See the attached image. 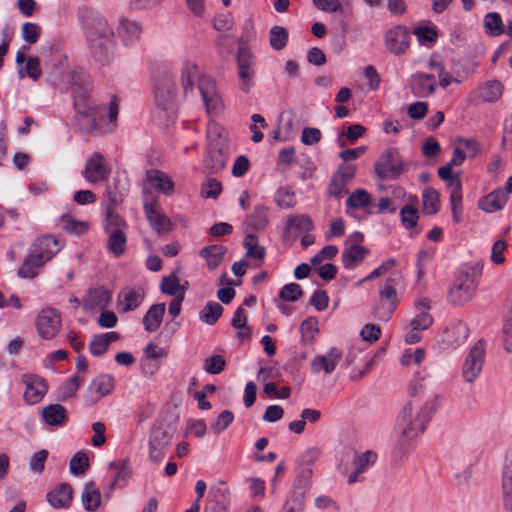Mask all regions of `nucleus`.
<instances>
[{"label": "nucleus", "instance_id": "nucleus-42", "mask_svg": "<svg viewBox=\"0 0 512 512\" xmlns=\"http://www.w3.org/2000/svg\"><path fill=\"white\" fill-rule=\"evenodd\" d=\"M109 234L108 238V248L115 255L120 256L124 253L126 247V235L125 230H111L107 232Z\"/></svg>", "mask_w": 512, "mask_h": 512}, {"label": "nucleus", "instance_id": "nucleus-27", "mask_svg": "<svg viewBox=\"0 0 512 512\" xmlns=\"http://www.w3.org/2000/svg\"><path fill=\"white\" fill-rule=\"evenodd\" d=\"M228 154L220 147L210 146L204 160L205 169L208 173H218L226 166Z\"/></svg>", "mask_w": 512, "mask_h": 512}, {"label": "nucleus", "instance_id": "nucleus-52", "mask_svg": "<svg viewBox=\"0 0 512 512\" xmlns=\"http://www.w3.org/2000/svg\"><path fill=\"white\" fill-rule=\"evenodd\" d=\"M226 367V360L221 355H212L207 357L203 363L205 372L217 375L220 374Z\"/></svg>", "mask_w": 512, "mask_h": 512}, {"label": "nucleus", "instance_id": "nucleus-11", "mask_svg": "<svg viewBox=\"0 0 512 512\" xmlns=\"http://www.w3.org/2000/svg\"><path fill=\"white\" fill-rule=\"evenodd\" d=\"M172 434L161 425L154 426L149 437V458L154 463H159L164 458L170 446Z\"/></svg>", "mask_w": 512, "mask_h": 512}, {"label": "nucleus", "instance_id": "nucleus-63", "mask_svg": "<svg viewBox=\"0 0 512 512\" xmlns=\"http://www.w3.org/2000/svg\"><path fill=\"white\" fill-rule=\"evenodd\" d=\"M251 225L254 229H263L268 224V210L264 206H257L253 215L250 217Z\"/></svg>", "mask_w": 512, "mask_h": 512}, {"label": "nucleus", "instance_id": "nucleus-43", "mask_svg": "<svg viewBox=\"0 0 512 512\" xmlns=\"http://www.w3.org/2000/svg\"><path fill=\"white\" fill-rule=\"evenodd\" d=\"M502 89L499 81L490 80L480 87L479 96L483 101L494 102L502 95Z\"/></svg>", "mask_w": 512, "mask_h": 512}, {"label": "nucleus", "instance_id": "nucleus-60", "mask_svg": "<svg viewBox=\"0 0 512 512\" xmlns=\"http://www.w3.org/2000/svg\"><path fill=\"white\" fill-rule=\"evenodd\" d=\"M160 289L163 293L171 296H178V292L181 289L179 278L171 274L168 277L163 278L160 284ZM184 289V286L182 287Z\"/></svg>", "mask_w": 512, "mask_h": 512}, {"label": "nucleus", "instance_id": "nucleus-49", "mask_svg": "<svg viewBox=\"0 0 512 512\" xmlns=\"http://www.w3.org/2000/svg\"><path fill=\"white\" fill-rule=\"evenodd\" d=\"M370 203V194L365 189L355 190L346 200V206L354 209H362Z\"/></svg>", "mask_w": 512, "mask_h": 512}, {"label": "nucleus", "instance_id": "nucleus-38", "mask_svg": "<svg viewBox=\"0 0 512 512\" xmlns=\"http://www.w3.org/2000/svg\"><path fill=\"white\" fill-rule=\"evenodd\" d=\"M483 26L486 34L490 36H499L504 33V24L502 18L497 12H490L483 19Z\"/></svg>", "mask_w": 512, "mask_h": 512}, {"label": "nucleus", "instance_id": "nucleus-59", "mask_svg": "<svg viewBox=\"0 0 512 512\" xmlns=\"http://www.w3.org/2000/svg\"><path fill=\"white\" fill-rule=\"evenodd\" d=\"M401 222L405 228H412L417 224L418 211L415 206L407 204L400 210Z\"/></svg>", "mask_w": 512, "mask_h": 512}, {"label": "nucleus", "instance_id": "nucleus-36", "mask_svg": "<svg viewBox=\"0 0 512 512\" xmlns=\"http://www.w3.org/2000/svg\"><path fill=\"white\" fill-rule=\"evenodd\" d=\"M227 248L223 245H210L204 247L200 251V256L203 257L209 269H215L223 260Z\"/></svg>", "mask_w": 512, "mask_h": 512}, {"label": "nucleus", "instance_id": "nucleus-35", "mask_svg": "<svg viewBox=\"0 0 512 512\" xmlns=\"http://www.w3.org/2000/svg\"><path fill=\"white\" fill-rule=\"evenodd\" d=\"M42 417L48 425L60 426L66 421L67 411L60 404H50L43 408Z\"/></svg>", "mask_w": 512, "mask_h": 512}, {"label": "nucleus", "instance_id": "nucleus-40", "mask_svg": "<svg viewBox=\"0 0 512 512\" xmlns=\"http://www.w3.org/2000/svg\"><path fill=\"white\" fill-rule=\"evenodd\" d=\"M109 467L110 469H114L116 471V475L113 482L111 483L110 488L112 489L115 485H120L121 483L126 484L127 480L132 474L129 461L124 459L120 462H111Z\"/></svg>", "mask_w": 512, "mask_h": 512}, {"label": "nucleus", "instance_id": "nucleus-61", "mask_svg": "<svg viewBox=\"0 0 512 512\" xmlns=\"http://www.w3.org/2000/svg\"><path fill=\"white\" fill-rule=\"evenodd\" d=\"M239 89L248 94L254 86L255 70H238Z\"/></svg>", "mask_w": 512, "mask_h": 512}, {"label": "nucleus", "instance_id": "nucleus-22", "mask_svg": "<svg viewBox=\"0 0 512 512\" xmlns=\"http://www.w3.org/2000/svg\"><path fill=\"white\" fill-rule=\"evenodd\" d=\"M111 302V293L104 287L90 289L83 300L86 311H100L108 307Z\"/></svg>", "mask_w": 512, "mask_h": 512}, {"label": "nucleus", "instance_id": "nucleus-51", "mask_svg": "<svg viewBox=\"0 0 512 512\" xmlns=\"http://www.w3.org/2000/svg\"><path fill=\"white\" fill-rule=\"evenodd\" d=\"M105 230L110 232L111 230H125L127 228L125 220L114 212L111 207L106 209L105 214Z\"/></svg>", "mask_w": 512, "mask_h": 512}, {"label": "nucleus", "instance_id": "nucleus-53", "mask_svg": "<svg viewBox=\"0 0 512 512\" xmlns=\"http://www.w3.org/2000/svg\"><path fill=\"white\" fill-rule=\"evenodd\" d=\"M89 468V460L85 453L77 452L69 463L70 472L74 475L84 474Z\"/></svg>", "mask_w": 512, "mask_h": 512}, {"label": "nucleus", "instance_id": "nucleus-50", "mask_svg": "<svg viewBox=\"0 0 512 512\" xmlns=\"http://www.w3.org/2000/svg\"><path fill=\"white\" fill-rule=\"evenodd\" d=\"M25 75L29 76L33 80H37L41 75L40 60L38 57H28L24 68L18 71V77L23 79Z\"/></svg>", "mask_w": 512, "mask_h": 512}, {"label": "nucleus", "instance_id": "nucleus-15", "mask_svg": "<svg viewBox=\"0 0 512 512\" xmlns=\"http://www.w3.org/2000/svg\"><path fill=\"white\" fill-rule=\"evenodd\" d=\"M363 241V235L356 232L349 236L345 242V248L342 253V263L345 268L351 269L359 265L368 253V250L359 243Z\"/></svg>", "mask_w": 512, "mask_h": 512}, {"label": "nucleus", "instance_id": "nucleus-14", "mask_svg": "<svg viewBox=\"0 0 512 512\" xmlns=\"http://www.w3.org/2000/svg\"><path fill=\"white\" fill-rule=\"evenodd\" d=\"M198 89L209 115L218 114L222 111L223 102L213 79L208 76L200 77L198 79Z\"/></svg>", "mask_w": 512, "mask_h": 512}, {"label": "nucleus", "instance_id": "nucleus-32", "mask_svg": "<svg viewBox=\"0 0 512 512\" xmlns=\"http://www.w3.org/2000/svg\"><path fill=\"white\" fill-rule=\"evenodd\" d=\"M502 503L507 512H512V462H506L502 470Z\"/></svg>", "mask_w": 512, "mask_h": 512}, {"label": "nucleus", "instance_id": "nucleus-20", "mask_svg": "<svg viewBox=\"0 0 512 512\" xmlns=\"http://www.w3.org/2000/svg\"><path fill=\"white\" fill-rule=\"evenodd\" d=\"M22 382L26 386L24 400L28 404L38 403L47 392L46 381L37 375L25 374L22 376Z\"/></svg>", "mask_w": 512, "mask_h": 512}, {"label": "nucleus", "instance_id": "nucleus-58", "mask_svg": "<svg viewBox=\"0 0 512 512\" xmlns=\"http://www.w3.org/2000/svg\"><path fill=\"white\" fill-rule=\"evenodd\" d=\"M303 295L300 285L289 283L284 285L279 291V297L283 301H297Z\"/></svg>", "mask_w": 512, "mask_h": 512}, {"label": "nucleus", "instance_id": "nucleus-12", "mask_svg": "<svg viewBox=\"0 0 512 512\" xmlns=\"http://www.w3.org/2000/svg\"><path fill=\"white\" fill-rule=\"evenodd\" d=\"M61 327V317L57 310L51 307L44 308L36 318V328L41 338L53 339Z\"/></svg>", "mask_w": 512, "mask_h": 512}, {"label": "nucleus", "instance_id": "nucleus-19", "mask_svg": "<svg viewBox=\"0 0 512 512\" xmlns=\"http://www.w3.org/2000/svg\"><path fill=\"white\" fill-rule=\"evenodd\" d=\"M378 455L372 450H367L363 453H355L353 456L354 470L348 476V483L354 484L362 482L364 477L362 474L368 471L377 461Z\"/></svg>", "mask_w": 512, "mask_h": 512}, {"label": "nucleus", "instance_id": "nucleus-33", "mask_svg": "<svg viewBox=\"0 0 512 512\" xmlns=\"http://www.w3.org/2000/svg\"><path fill=\"white\" fill-rule=\"evenodd\" d=\"M118 339L119 334L114 331L95 335L89 345L90 353L93 356H101L108 350L110 344Z\"/></svg>", "mask_w": 512, "mask_h": 512}, {"label": "nucleus", "instance_id": "nucleus-46", "mask_svg": "<svg viewBox=\"0 0 512 512\" xmlns=\"http://www.w3.org/2000/svg\"><path fill=\"white\" fill-rule=\"evenodd\" d=\"M288 40V31L281 26H274L269 32V42L274 50H282Z\"/></svg>", "mask_w": 512, "mask_h": 512}, {"label": "nucleus", "instance_id": "nucleus-25", "mask_svg": "<svg viewBox=\"0 0 512 512\" xmlns=\"http://www.w3.org/2000/svg\"><path fill=\"white\" fill-rule=\"evenodd\" d=\"M146 181L159 193L171 195L174 191V182L163 171L150 169L146 172Z\"/></svg>", "mask_w": 512, "mask_h": 512}, {"label": "nucleus", "instance_id": "nucleus-37", "mask_svg": "<svg viewBox=\"0 0 512 512\" xmlns=\"http://www.w3.org/2000/svg\"><path fill=\"white\" fill-rule=\"evenodd\" d=\"M445 335L450 345L458 346L467 340L469 329L466 324L457 322L446 330Z\"/></svg>", "mask_w": 512, "mask_h": 512}, {"label": "nucleus", "instance_id": "nucleus-41", "mask_svg": "<svg viewBox=\"0 0 512 512\" xmlns=\"http://www.w3.org/2000/svg\"><path fill=\"white\" fill-rule=\"evenodd\" d=\"M423 210L426 214H436L440 209V197L437 190L426 188L422 194Z\"/></svg>", "mask_w": 512, "mask_h": 512}, {"label": "nucleus", "instance_id": "nucleus-57", "mask_svg": "<svg viewBox=\"0 0 512 512\" xmlns=\"http://www.w3.org/2000/svg\"><path fill=\"white\" fill-rule=\"evenodd\" d=\"M415 36L420 44H433L436 42L438 33L434 27L418 26L414 29Z\"/></svg>", "mask_w": 512, "mask_h": 512}, {"label": "nucleus", "instance_id": "nucleus-55", "mask_svg": "<svg viewBox=\"0 0 512 512\" xmlns=\"http://www.w3.org/2000/svg\"><path fill=\"white\" fill-rule=\"evenodd\" d=\"M305 500V491L303 488L295 489L286 501L283 512H300Z\"/></svg>", "mask_w": 512, "mask_h": 512}, {"label": "nucleus", "instance_id": "nucleus-39", "mask_svg": "<svg viewBox=\"0 0 512 512\" xmlns=\"http://www.w3.org/2000/svg\"><path fill=\"white\" fill-rule=\"evenodd\" d=\"M210 494L212 495V500L204 512H225V500L229 495V490L226 488L211 489Z\"/></svg>", "mask_w": 512, "mask_h": 512}, {"label": "nucleus", "instance_id": "nucleus-1", "mask_svg": "<svg viewBox=\"0 0 512 512\" xmlns=\"http://www.w3.org/2000/svg\"><path fill=\"white\" fill-rule=\"evenodd\" d=\"M411 399L408 400L396 420L395 432L398 435L397 447L406 450L425 430L435 410L432 396L424 391L421 383L413 382L409 388Z\"/></svg>", "mask_w": 512, "mask_h": 512}, {"label": "nucleus", "instance_id": "nucleus-7", "mask_svg": "<svg viewBox=\"0 0 512 512\" xmlns=\"http://www.w3.org/2000/svg\"><path fill=\"white\" fill-rule=\"evenodd\" d=\"M400 275L390 276L386 279L384 286L379 290V302L375 307V314L378 319L387 321L398 304L397 290L394 282Z\"/></svg>", "mask_w": 512, "mask_h": 512}, {"label": "nucleus", "instance_id": "nucleus-48", "mask_svg": "<svg viewBox=\"0 0 512 512\" xmlns=\"http://www.w3.org/2000/svg\"><path fill=\"white\" fill-rule=\"evenodd\" d=\"M243 245L246 248V255L248 257L257 260H262L264 258L265 248L258 245L257 238L254 235L248 234L244 239Z\"/></svg>", "mask_w": 512, "mask_h": 512}, {"label": "nucleus", "instance_id": "nucleus-8", "mask_svg": "<svg viewBox=\"0 0 512 512\" xmlns=\"http://www.w3.org/2000/svg\"><path fill=\"white\" fill-rule=\"evenodd\" d=\"M476 288L477 284L469 273H460L448 292V301L453 305L462 306L473 298Z\"/></svg>", "mask_w": 512, "mask_h": 512}, {"label": "nucleus", "instance_id": "nucleus-21", "mask_svg": "<svg viewBox=\"0 0 512 512\" xmlns=\"http://www.w3.org/2000/svg\"><path fill=\"white\" fill-rule=\"evenodd\" d=\"M143 208L146 218L153 230L158 234L166 233L170 230L171 221L161 212L156 200L144 202Z\"/></svg>", "mask_w": 512, "mask_h": 512}, {"label": "nucleus", "instance_id": "nucleus-23", "mask_svg": "<svg viewBox=\"0 0 512 512\" xmlns=\"http://www.w3.org/2000/svg\"><path fill=\"white\" fill-rule=\"evenodd\" d=\"M341 358V351L335 347H332L325 355H318L312 359L311 370L313 373H319L321 370L328 374L332 373Z\"/></svg>", "mask_w": 512, "mask_h": 512}, {"label": "nucleus", "instance_id": "nucleus-6", "mask_svg": "<svg viewBox=\"0 0 512 512\" xmlns=\"http://www.w3.org/2000/svg\"><path fill=\"white\" fill-rule=\"evenodd\" d=\"M438 176L446 182L447 188L450 192L449 200L452 211L453 220L456 223L461 221L463 211L462 206V183L458 174H452L449 167H440L438 169Z\"/></svg>", "mask_w": 512, "mask_h": 512}, {"label": "nucleus", "instance_id": "nucleus-10", "mask_svg": "<svg viewBox=\"0 0 512 512\" xmlns=\"http://www.w3.org/2000/svg\"><path fill=\"white\" fill-rule=\"evenodd\" d=\"M111 172L107 160L99 152H94L86 159L83 178L91 184L105 181Z\"/></svg>", "mask_w": 512, "mask_h": 512}, {"label": "nucleus", "instance_id": "nucleus-30", "mask_svg": "<svg viewBox=\"0 0 512 512\" xmlns=\"http://www.w3.org/2000/svg\"><path fill=\"white\" fill-rule=\"evenodd\" d=\"M314 224L310 216L307 214L294 215L290 214L286 217L285 232L290 233L292 230L299 234L311 232Z\"/></svg>", "mask_w": 512, "mask_h": 512}, {"label": "nucleus", "instance_id": "nucleus-29", "mask_svg": "<svg viewBox=\"0 0 512 512\" xmlns=\"http://www.w3.org/2000/svg\"><path fill=\"white\" fill-rule=\"evenodd\" d=\"M166 311L164 303L153 304L143 317L145 331L155 332L161 325Z\"/></svg>", "mask_w": 512, "mask_h": 512}, {"label": "nucleus", "instance_id": "nucleus-62", "mask_svg": "<svg viewBox=\"0 0 512 512\" xmlns=\"http://www.w3.org/2000/svg\"><path fill=\"white\" fill-rule=\"evenodd\" d=\"M425 357V351L422 348H417L415 351L411 349L405 350L401 355L400 362L404 366H409L412 363L420 364Z\"/></svg>", "mask_w": 512, "mask_h": 512}, {"label": "nucleus", "instance_id": "nucleus-44", "mask_svg": "<svg viewBox=\"0 0 512 512\" xmlns=\"http://www.w3.org/2000/svg\"><path fill=\"white\" fill-rule=\"evenodd\" d=\"M223 313V307L217 302H208L200 311V319L208 325H214Z\"/></svg>", "mask_w": 512, "mask_h": 512}, {"label": "nucleus", "instance_id": "nucleus-3", "mask_svg": "<svg viewBox=\"0 0 512 512\" xmlns=\"http://www.w3.org/2000/svg\"><path fill=\"white\" fill-rule=\"evenodd\" d=\"M82 28L94 59L102 64L109 63L115 47V36L107 20L92 9L81 12Z\"/></svg>", "mask_w": 512, "mask_h": 512}, {"label": "nucleus", "instance_id": "nucleus-4", "mask_svg": "<svg viewBox=\"0 0 512 512\" xmlns=\"http://www.w3.org/2000/svg\"><path fill=\"white\" fill-rule=\"evenodd\" d=\"M154 100L156 107L173 114L176 106L175 82L168 72H157L153 76Z\"/></svg>", "mask_w": 512, "mask_h": 512}, {"label": "nucleus", "instance_id": "nucleus-34", "mask_svg": "<svg viewBox=\"0 0 512 512\" xmlns=\"http://www.w3.org/2000/svg\"><path fill=\"white\" fill-rule=\"evenodd\" d=\"M144 298V292L141 289H124L119 296V307L122 312L135 310L140 306Z\"/></svg>", "mask_w": 512, "mask_h": 512}, {"label": "nucleus", "instance_id": "nucleus-5", "mask_svg": "<svg viewBox=\"0 0 512 512\" xmlns=\"http://www.w3.org/2000/svg\"><path fill=\"white\" fill-rule=\"evenodd\" d=\"M485 343L478 340L467 353L461 368V376L466 383H474L482 372L485 363Z\"/></svg>", "mask_w": 512, "mask_h": 512}, {"label": "nucleus", "instance_id": "nucleus-26", "mask_svg": "<svg viewBox=\"0 0 512 512\" xmlns=\"http://www.w3.org/2000/svg\"><path fill=\"white\" fill-rule=\"evenodd\" d=\"M508 200L507 192L499 188L490 192L478 202V207L486 213H494L504 208Z\"/></svg>", "mask_w": 512, "mask_h": 512}, {"label": "nucleus", "instance_id": "nucleus-28", "mask_svg": "<svg viewBox=\"0 0 512 512\" xmlns=\"http://www.w3.org/2000/svg\"><path fill=\"white\" fill-rule=\"evenodd\" d=\"M81 502L88 512H95L101 506V493L94 481L85 483L81 493Z\"/></svg>", "mask_w": 512, "mask_h": 512}, {"label": "nucleus", "instance_id": "nucleus-18", "mask_svg": "<svg viewBox=\"0 0 512 512\" xmlns=\"http://www.w3.org/2000/svg\"><path fill=\"white\" fill-rule=\"evenodd\" d=\"M60 251V245L52 236L37 238L30 247V254L38 259L39 264H45Z\"/></svg>", "mask_w": 512, "mask_h": 512}, {"label": "nucleus", "instance_id": "nucleus-2", "mask_svg": "<svg viewBox=\"0 0 512 512\" xmlns=\"http://www.w3.org/2000/svg\"><path fill=\"white\" fill-rule=\"evenodd\" d=\"M74 93V106L77 111V122L79 128L84 132H91L99 129L104 124L115 122L119 113V106L116 98H112L107 106L98 107L89 99V91L76 83L72 85Z\"/></svg>", "mask_w": 512, "mask_h": 512}, {"label": "nucleus", "instance_id": "nucleus-16", "mask_svg": "<svg viewBox=\"0 0 512 512\" xmlns=\"http://www.w3.org/2000/svg\"><path fill=\"white\" fill-rule=\"evenodd\" d=\"M114 384L113 376L109 374L99 375L88 386L84 396L85 403L89 406L96 404L113 391Z\"/></svg>", "mask_w": 512, "mask_h": 512}, {"label": "nucleus", "instance_id": "nucleus-13", "mask_svg": "<svg viewBox=\"0 0 512 512\" xmlns=\"http://www.w3.org/2000/svg\"><path fill=\"white\" fill-rule=\"evenodd\" d=\"M411 35L407 27L397 25L390 28L384 36L386 48L395 56L406 53L410 46Z\"/></svg>", "mask_w": 512, "mask_h": 512}, {"label": "nucleus", "instance_id": "nucleus-56", "mask_svg": "<svg viewBox=\"0 0 512 512\" xmlns=\"http://www.w3.org/2000/svg\"><path fill=\"white\" fill-rule=\"evenodd\" d=\"M275 202L280 208L289 209L296 205V197L292 190L280 188L276 192Z\"/></svg>", "mask_w": 512, "mask_h": 512}, {"label": "nucleus", "instance_id": "nucleus-47", "mask_svg": "<svg viewBox=\"0 0 512 512\" xmlns=\"http://www.w3.org/2000/svg\"><path fill=\"white\" fill-rule=\"evenodd\" d=\"M43 265L39 264L38 259L29 253L18 269V276L21 278H33L37 275L38 269Z\"/></svg>", "mask_w": 512, "mask_h": 512}, {"label": "nucleus", "instance_id": "nucleus-9", "mask_svg": "<svg viewBox=\"0 0 512 512\" xmlns=\"http://www.w3.org/2000/svg\"><path fill=\"white\" fill-rule=\"evenodd\" d=\"M402 171V159L395 148L386 150L375 163V172L382 179L396 178Z\"/></svg>", "mask_w": 512, "mask_h": 512}, {"label": "nucleus", "instance_id": "nucleus-17", "mask_svg": "<svg viewBox=\"0 0 512 512\" xmlns=\"http://www.w3.org/2000/svg\"><path fill=\"white\" fill-rule=\"evenodd\" d=\"M409 87L415 97H429L436 91V77L433 74L425 72L413 73L410 77Z\"/></svg>", "mask_w": 512, "mask_h": 512}, {"label": "nucleus", "instance_id": "nucleus-31", "mask_svg": "<svg viewBox=\"0 0 512 512\" xmlns=\"http://www.w3.org/2000/svg\"><path fill=\"white\" fill-rule=\"evenodd\" d=\"M142 32L141 25L136 22L123 18L119 22L118 35L122 38L126 45L134 43L140 39Z\"/></svg>", "mask_w": 512, "mask_h": 512}, {"label": "nucleus", "instance_id": "nucleus-24", "mask_svg": "<svg viewBox=\"0 0 512 512\" xmlns=\"http://www.w3.org/2000/svg\"><path fill=\"white\" fill-rule=\"evenodd\" d=\"M73 499V489L68 483H62L47 493V501L57 509L68 508Z\"/></svg>", "mask_w": 512, "mask_h": 512}, {"label": "nucleus", "instance_id": "nucleus-64", "mask_svg": "<svg viewBox=\"0 0 512 512\" xmlns=\"http://www.w3.org/2000/svg\"><path fill=\"white\" fill-rule=\"evenodd\" d=\"M300 332L304 340H312L318 333V320L314 317L304 320L300 326Z\"/></svg>", "mask_w": 512, "mask_h": 512}, {"label": "nucleus", "instance_id": "nucleus-45", "mask_svg": "<svg viewBox=\"0 0 512 512\" xmlns=\"http://www.w3.org/2000/svg\"><path fill=\"white\" fill-rule=\"evenodd\" d=\"M198 74V68L196 63L186 60L182 64L181 82L185 93L189 89H192L194 80Z\"/></svg>", "mask_w": 512, "mask_h": 512}, {"label": "nucleus", "instance_id": "nucleus-54", "mask_svg": "<svg viewBox=\"0 0 512 512\" xmlns=\"http://www.w3.org/2000/svg\"><path fill=\"white\" fill-rule=\"evenodd\" d=\"M63 230L67 233L82 235L88 230V223L85 221H78L69 216L62 217Z\"/></svg>", "mask_w": 512, "mask_h": 512}]
</instances>
